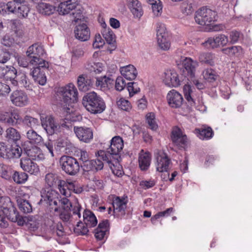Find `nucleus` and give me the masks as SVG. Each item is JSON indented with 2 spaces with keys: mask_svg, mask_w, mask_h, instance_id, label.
Segmentation results:
<instances>
[{
  "mask_svg": "<svg viewBox=\"0 0 252 252\" xmlns=\"http://www.w3.org/2000/svg\"><path fill=\"white\" fill-rule=\"evenodd\" d=\"M22 124L26 127L33 128L39 125V122L37 119L26 115L23 118Z\"/></svg>",
  "mask_w": 252,
  "mask_h": 252,
  "instance_id": "nucleus-40",
  "label": "nucleus"
},
{
  "mask_svg": "<svg viewBox=\"0 0 252 252\" xmlns=\"http://www.w3.org/2000/svg\"><path fill=\"white\" fill-rule=\"evenodd\" d=\"M45 182L49 187H53L57 184L58 186L59 182L61 180L58 179L57 175L50 173H48L45 176Z\"/></svg>",
  "mask_w": 252,
  "mask_h": 252,
  "instance_id": "nucleus-51",
  "label": "nucleus"
},
{
  "mask_svg": "<svg viewBox=\"0 0 252 252\" xmlns=\"http://www.w3.org/2000/svg\"><path fill=\"white\" fill-rule=\"evenodd\" d=\"M215 55L211 53H202L199 55V60L200 62L213 65L214 64Z\"/></svg>",
  "mask_w": 252,
  "mask_h": 252,
  "instance_id": "nucleus-41",
  "label": "nucleus"
},
{
  "mask_svg": "<svg viewBox=\"0 0 252 252\" xmlns=\"http://www.w3.org/2000/svg\"><path fill=\"white\" fill-rule=\"evenodd\" d=\"M17 78L18 80L19 85L21 87L28 88L29 87V81L28 79L24 73L19 72Z\"/></svg>",
  "mask_w": 252,
  "mask_h": 252,
  "instance_id": "nucleus-59",
  "label": "nucleus"
},
{
  "mask_svg": "<svg viewBox=\"0 0 252 252\" xmlns=\"http://www.w3.org/2000/svg\"><path fill=\"white\" fill-rule=\"evenodd\" d=\"M156 32L157 38L168 35L165 25L161 22L156 24Z\"/></svg>",
  "mask_w": 252,
  "mask_h": 252,
  "instance_id": "nucleus-55",
  "label": "nucleus"
},
{
  "mask_svg": "<svg viewBox=\"0 0 252 252\" xmlns=\"http://www.w3.org/2000/svg\"><path fill=\"white\" fill-rule=\"evenodd\" d=\"M120 71L122 75L128 80L134 79L137 75L135 67L131 64L121 67Z\"/></svg>",
  "mask_w": 252,
  "mask_h": 252,
  "instance_id": "nucleus-28",
  "label": "nucleus"
},
{
  "mask_svg": "<svg viewBox=\"0 0 252 252\" xmlns=\"http://www.w3.org/2000/svg\"><path fill=\"white\" fill-rule=\"evenodd\" d=\"M9 99L13 105L19 107L25 106L29 103L27 94L22 90L13 91L9 95Z\"/></svg>",
  "mask_w": 252,
  "mask_h": 252,
  "instance_id": "nucleus-12",
  "label": "nucleus"
},
{
  "mask_svg": "<svg viewBox=\"0 0 252 252\" xmlns=\"http://www.w3.org/2000/svg\"><path fill=\"white\" fill-rule=\"evenodd\" d=\"M95 82V87L101 90H105L108 87L107 81L109 79L105 75L100 78H97Z\"/></svg>",
  "mask_w": 252,
  "mask_h": 252,
  "instance_id": "nucleus-57",
  "label": "nucleus"
},
{
  "mask_svg": "<svg viewBox=\"0 0 252 252\" xmlns=\"http://www.w3.org/2000/svg\"><path fill=\"white\" fill-rule=\"evenodd\" d=\"M40 119L42 127L50 135L61 132L63 128L66 126L63 122L59 123L51 115L46 116L45 117L42 116Z\"/></svg>",
  "mask_w": 252,
  "mask_h": 252,
  "instance_id": "nucleus-6",
  "label": "nucleus"
},
{
  "mask_svg": "<svg viewBox=\"0 0 252 252\" xmlns=\"http://www.w3.org/2000/svg\"><path fill=\"white\" fill-rule=\"evenodd\" d=\"M167 100L170 106L173 108H179L183 103L182 95L175 90L169 91L167 94Z\"/></svg>",
  "mask_w": 252,
  "mask_h": 252,
  "instance_id": "nucleus-18",
  "label": "nucleus"
},
{
  "mask_svg": "<svg viewBox=\"0 0 252 252\" xmlns=\"http://www.w3.org/2000/svg\"><path fill=\"white\" fill-rule=\"evenodd\" d=\"M13 171L9 166L0 164V176L3 179L10 180L13 174Z\"/></svg>",
  "mask_w": 252,
  "mask_h": 252,
  "instance_id": "nucleus-38",
  "label": "nucleus"
},
{
  "mask_svg": "<svg viewBox=\"0 0 252 252\" xmlns=\"http://www.w3.org/2000/svg\"><path fill=\"white\" fill-rule=\"evenodd\" d=\"M228 42V37L224 34H220L207 39L202 45L208 49L217 48L226 46Z\"/></svg>",
  "mask_w": 252,
  "mask_h": 252,
  "instance_id": "nucleus-13",
  "label": "nucleus"
},
{
  "mask_svg": "<svg viewBox=\"0 0 252 252\" xmlns=\"http://www.w3.org/2000/svg\"><path fill=\"white\" fill-rule=\"evenodd\" d=\"M11 29L14 32L16 36L22 37L25 35L24 27L21 22L18 20H12L9 25Z\"/></svg>",
  "mask_w": 252,
  "mask_h": 252,
  "instance_id": "nucleus-33",
  "label": "nucleus"
},
{
  "mask_svg": "<svg viewBox=\"0 0 252 252\" xmlns=\"http://www.w3.org/2000/svg\"><path fill=\"white\" fill-rule=\"evenodd\" d=\"M89 228L93 227L86 225L85 223L79 222L74 228V231L79 235H86L89 232Z\"/></svg>",
  "mask_w": 252,
  "mask_h": 252,
  "instance_id": "nucleus-52",
  "label": "nucleus"
},
{
  "mask_svg": "<svg viewBox=\"0 0 252 252\" xmlns=\"http://www.w3.org/2000/svg\"><path fill=\"white\" fill-rule=\"evenodd\" d=\"M36 8L39 13L45 15H51L56 10V7L54 5L45 2L39 3Z\"/></svg>",
  "mask_w": 252,
  "mask_h": 252,
  "instance_id": "nucleus-32",
  "label": "nucleus"
},
{
  "mask_svg": "<svg viewBox=\"0 0 252 252\" xmlns=\"http://www.w3.org/2000/svg\"><path fill=\"white\" fill-rule=\"evenodd\" d=\"M126 86V83L122 76L118 77L115 82V89L118 91H123Z\"/></svg>",
  "mask_w": 252,
  "mask_h": 252,
  "instance_id": "nucleus-64",
  "label": "nucleus"
},
{
  "mask_svg": "<svg viewBox=\"0 0 252 252\" xmlns=\"http://www.w3.org/2000/svg\"><path fill=\"white\" fill-rule=\"evenodd\" d=\"M18 74V73L15 67L11 65L8 66L5 79L8 80L14 78H17Z\"/></svg>",
  "mask_w": 252,
  "mask_h": 252,
  "instance_id": "nucleus-62",
  "label": "nucleus"
},
{
  "mask_svg": "<svg viewBox=\"0 0 252 252\" xmlns=\"http://www.w3.org/2000/svg\"><path fill=\"white\" fill-rule=\"evenodd\" d=\"M194 19L199 25H208L217 20V14L211 9L203 7L196 11Z\"/></svg>",
  "mask_w": 252,
  "mask_h": 252,
  "instance_id": "nucleus-7",
  "label": "nucleus"
},
{
  "mask_svg": "<svg viewBox=\"0 0 252 252\" xmlns=\"http://www.w3.org/2000/svg\"><path fill=\"white\" fill-rule=\"evenodd\" d=\"M157 170L159 172H167L171 165V160L168 157L163 153L157 158Z\"/></svg>",
  "mask_w": 252,
  "mask_h": 252,
  "instance_id": "nucleus-22",
  "label": "nucleus"
},
{
  "mask_svg": "<svg viewBox=\"0 0 252 252\" xmlns=\"http://www.w3.org/2000/svg\"><path fill=\"white\" fill-rule=\"evenodd\" d=\"M156 182L154 179H151L149 180H142L140 183V186L144 189L152 188L155 186Z\"/></svg>",
  "mask_w": 252,
  "mask_h": 252,
  "instance_id": "nucleus-63",
  "label": "nucleus"
},
{
  "mask_svg": "<svg viewBox=\"0 0 252 252\" xmlns=\"http://www.w3.org/2000/svg\"><path fill=\"white\" fill-rule=\"evenodd\" d=\"M123 147L124 141L122 138L119 136H116L111 140L110 145L107 151H103L107 157L109 155L110 158H114V156L117 157L120 154Z\"/></svg>",
  "mask_w": 252,
  "mask_h": 252,
  "instance_id": "nucleus-10",
  "label": "nucleus"
},
{
  "mask_svg": "<svg viewBox=\"0 0 252 252\" xmlns=\"http://www.w3.org/2000/svg\"><path fill=\"white\" fill-rule=\"evenodd\" d=\"M106 109L104 100L95 93V114L101 113Z\"/></svg>",
  "mask_w": 252,
  "mask_h": 252,
  "instance_id": "nucleus-49",
  "label": "nucleus"
},
{
  "mask_svg": "<svg viewBox=\"0 0 252 252\" xmlns=\"http://www.w3.org/2000/svg\"><path fill=\"white\" fill-rule=\"evenodd\" d=\"M31 72L34 80L41 85H44L46 83V77L45 73L41 70V68H47L48 67H39V65H35Z\"/></svg>",
  "mask_w": 252,
  "mask_h": 252,
  "instance_id": "nucleus-24",
  "label": "nucleus"
},
{
  "mask_svg": "<svg viewBox=\"0 0 252 252\" xmlns=\"http://www.w3.org/2000/svg\"><path fill=\"white\" fill-rule=\"evenodd\" d=\"M11 58V55L5 49L0 48V63H5Z\"/></svg>",
  "mask_w": 252,
  "mask_h": 252,
  "instance_id": "nucleus-60",
  "label": "nucleus"
},
{
  "mask_svg": "<svg viewBox=\"0 0 252 252\" xmlns=\"http://www.w3.org/2000/svg\"><path fill=\"white\" fill-rule=\"evenodd\" d=\"M12 177L14 182L18 184H22L27 181L28 176L24 172L13 171Z\"/></svg>",
  "mask_w": 252,
  "mask_h": 252,
  "instance_id": "nucleus-43",
  "label": "nucleus"
},
{
  "mask_svg": "<svg viewBox=\"0 0 252 252\" xmlns=\"http://www.w3.org/2000/svg\"><path fill=\"white\" fill-rule=\"evenodd\" d=\"M58 189L60 193L64 196L63 198L60 197L58 207L61 206L65 211H72L73 215L76 216V219L80 218L81 216L80 211L82 207L78 203V199L73 198V200H70L68 197L71 196V191L76 194L81 193L83 191L81 186L75 181L61 180L59 182Z\"/></svg>",
  "mask_w": 252,
  "mask_h": 252,
  "instance_id": "nucleus-1",
  "label": "nucleus"
},
{
  "mask_svg": "<svg viewBox=\"0 0 252 252\" xmlns=\"http://www.w3.org/2000/svg\"><path fill=\"white\" fill-rule=\"evenodd\" d=\"M29 11L30 8L27 5L17 2L15 14L17 16L20 18H26L28 16Z\"/></svg>",
  "mask_w": 252,
  "mask_h": 252,
  "instance_id": "nucleus-39",
  "label": "nucleus"
},
{
  "mask_svg": "<svg viewBox=\"0 0 252 252\" xmlns=\"http://www.w3.org/2000/svg\"><path fill=\"white\" fill-rule=\"evenodd\" d=\"M148 2L152 5L153 12L155 16H159L161 15L162 6L159 0H148Z\"/></svg>",
  "mask_w": 252,
  "mask_h": 252,
  "instance_id": "nucleus-42",
  "label": "nucleus"
},
{
  "mask_svg": "<svg viewBox=\"0 0 252 252\" xmlns=\"http://www.w3.org/2000/svg\"><path fill=\"white\" fill-rule=\"evenodd\" d=\"M6 210H5V214L7 218L12 222H15L17 220V217L19 215V213L16 210V208L13 206H11L8 208L7 207H5Z\"/></svg>",
  "mask_w": 252,
  "mask_h": 252,
  "instance_id": "nucleus-46",
  "label": "nucleus"
},
{
  "mask_svg": "<svg viewBox=\"0 0 252 252\" xmlns=\"http://www.w3.org/2000/svg\"><path fill=\"white\" fill-rule=\"evenodd\" d=\"M127 88L130 96H132L133 94L140 91V88L136 82L128 83Z\"/></svg>",
  "mask_w": 252,
  "mask_h": 252,
  "instance_id": "nucleus-61",
  "label": "nucleus"
},
{
  "mask_svg": "<svg viewBox=\"0 0 252 252\" xmlns=\"http://www.w3.org/2000/svg\"><path fill=\"white\" fill-rule=\"evenodd\" d=\"M164 84L170 87H177L181 85V81L177 72L173 70L165 71L162 76Z\"/></svg>",
  "mask_w": 252,
  "mask_h": 252,
  "instance_id": "nucleus-16",
  "label": "nucleus"
},
{
  "mask_svg": "<svg viewBox=\"0 0 252 252\" xmlns=\"http://www.w3.org/2000/svg\"><path fill=\"white\" fill-rule=\"evenodd\" d=\"M221 51L229 56H239L243 52V49L240 46H233L223 48Z\"/></svg>",
  "mask_w": 252,
  "mask_h": 252,
  "instance_id": "nucleus-36",
  "label": "nucleus"
},
{
  "mask_svg": "<svg viewBox=\"0 0 252 252\" xmlns=\"http://www.w3.org/2000/svg\"><path fill=\"white\" fill-rule=\"evenodd\" d=\"M9 118L12 119V123H9V125L15 126L21 124L23 119L20 116L19 111L17 109H14L10 113Z\"/></svg>",
  "mask_w": 252,
  "mask_h": 252,
  "instance_id": "nucleus-45",
  "label": "nucleus"
},
{
  "mask_svg": "<svg viewBox=\"0 0 252 252\" xmlns=\"http://www.w3.org/2000/svg\"><path fill=\"white\" fill-rule=\"evenodd\" d=\"M146 121L149 127L153 130H156L158 126L156 121L155 115L154 113H149L146 115Z\"/></svg>",
  "mask_w": 252,
  "mask_h": 252,
  "instance_id": "nucleus-53",
  "label": "nucleus"
},
{
  "mask_svg": "<svg viewBox=\"0 0 252 252\" xmlns=\"http://www.w3.org/2000/svg\"><path fill=\"white\" fill-rule=\"evenodd\" d=\"M184 93L185 98L191 106L195 105V101L191 96L192 90L190 86L186 85L184 87Z\"/></svg>",
  "mask_w": 252,
  "mask_h": 252,
  "instance_id": "nucleus-50",
  "label": "nucleus"
},
{
  "mask_svg": "<svg viewBox=\"0 0 252 252\" xmlns=\"http://www.w3.org/2000/svg\"><path fill=\"white\" fill-rule=\"evenodd\" d=\"M74 131L78 138L84 142H89L93 138V130L90 128L74 127Z\"/></svg>",
  "mask_w": 252,
  "mask_h": 252,
  "instance_id": "nucleus-19",
  "label": "nucleus"
},
{
  "mask_svg": "<svg viewBox=\"0 0 252 252\" xmlns=\"http://www.w3.org/2000/svg\"><path fill=\"white\" fill-rule=\"evenodd\" d=\"M159 47L163 50H168L170 47V43L168 39V35L157 38Z\"/></svg>",
  "mask_w": 252,
  "mask_h": 252,
  "instance_id": "nucleus-56",
  "label": "nucleus"
},
{
  "mask_svg": "<svg viewBox=\"0 0 252 252\" xmlns=\"http://www.w3.org/2000/svg\"><path fill=\"white\" fill-rule=\"evenodd\" d=\"M17 203L19 209L24 213H29L32 212V207L29 202L26 200L19 199Z\"/></svg>",
  "mask_w": 252,
  "mask_h": 252,
  "instance_id": "nucleus-47",
  "label": "nucleus"
},
{
  "mask_svg": "<svg viewBox=\"0 0 252 252\" xmlns=\"http://www.w3.org/2000/svg\"><path fill=\"white\" fill-rule=\"evenodd\" d=\"M101 33L107 43L109 45V47H107L106 50L111 53L117 47L116 36L110 28L103 29Z\"/></svg>",
  "mask_w": 252,
  "mask_h": 252,
  "instance_id": "nucleus-21",
  "label": "nucleus"
},
{
  "mask_svg": "<svg viewBox=\"0 0 252 252\" xmlns=\"http://www.w3.org/2000/svg\"><path fill=\"white\" fill-rule=\"evenodd\" d=\"M60 164L62 170L70 175H75L80 169V166L77 159L72 157L62 156L60 159Z\"/></svg>",
  "mask_w": 252,
  "mask_h": 252,
  "instance_id": "nucleus-8",
  "label": "nucleus"
},
{
  "mask_svg": "<svg viewBox=\"0 0 252 252\" xmlns=\"http://www.w3.org/2000/svg\"><path fill=\"white\" fill-rule=\"evenodd\" d=\"M109 229V222L107 220L100 222L98 227L95 229V246L96 243L100 247L105 241V236Z\"/></svg>",
  "mask_w": 252,
  "mask_h": 252,
  "instance_id": "nucleus-15",
  "label": "nucleus"
},
{
  "mask_svg": "<svg viewBox=\"0 0 252 252\" xmlns=\"http://www.w3.org/2000/svg\"><path fill=\"white\" fill-rule=\"evenodd\" d=\"M111 199L113 207V213L114 215L118 217L124 216L128 203L127 197L126 196L120 197L113 195Z\"/></svg>",
  "mask_w": 252,
  "mask_h": 252,
  "instance_id": "nucleus-9",
  "label": "nucleus"
},
{
  "mask_svg": "<svg viewBox=\"0 0 252 252\" xmlns=\"http://www.w3.org/2000/svg\"><path fill=\"white\" fill-rule=\"evenodd\" d=\"M151 157L149 153H144L143 150L139 154V166L142 170H146L151 164Z\"/></svg>",
  "mask_w": 252,
  "mask_h": 252,
  "instance_id": "nucleus-30",
  "label": "nucleus"
},
{
  "mask_svg": "<svg viewBox=\"0 0 252 252\" xmlns=\"http://www.w3.org/2000/svg\"><path fill=\"white\" fill-rule=\"evenodd\" d=\"M97 159H95V170H99L103 169L104 164L101 159L106 162L111 169L112 172L114 175L118 177H122L124 174V171L122 165L118 162L117 157L112 158H110L109 155L107 157L103 150H99L97 152V155L95 154Z\"/></svg>",
  "mask_w": 252,
  "mask_h": 252,
  "instance_id": "nucleus-3",
  "label": "nucleus"
},
{
  "mask_svg": "<svg viewBox=\"0 0 252 252\" xmlns=\"http://www.w3.org/2000/svg\"><path fill=\"white\" fill-rule=\"evenodd\" d=\"M57 95L66 104L70 102H76L78 99V92L73 83L58 88Z\"/></svg>",
  "mask_w": 252,
  "mask_h": 252,
  "instance_id": "nucleus-5",
  "label": "nucleus"
},
{
  "mask_svg": "<svg viewBox=\"0 0 252 252\" xmlns=\"http://www.w3.org/2000/svg\"><path fill=\"white\" fill-rule=\"evenodd\" d=\"M77 86L80 91L86 92L93 87V81L84 75H80L77 78Z\"/></svg>",
  "mask_w": 252,
  "mask_h": 252,
  "instance_id": "nucleus-25",
  "label": "nucleus"
},
{
  "mask_svg": "<svg viewBox=\"0 0 252 252\" xmlns=\"http://www.w3.org/2000/svg\"><path fill=\"white\" fill-rule=\"evenodd\" d=\"M83 220L85 224L90 227H94V215L89 210H85L83 212Z\"/></svg>",
  "mask_w": 252,
  "mask_h": 252,
  "instance_id": "nucleus-37",
  "label": "nucleus"
},
{
  "mask_svg": "<svg viewBox=\"0 0 252 252\" xmlns=\"http://www.w3.org/2000/svg\"><path fill=\"white\" fill-rule=\"evenodd\" d=\"M82 103L89 112L94 114V92H92L85 95Z\"/></svg>",
  "mask_w": 252,
  "mask_h": 252,
  "instance_id": "nucleus-27",
  "label": "nucleus"
},
{
  "mask_svg": "<svg viewBox=\"0 0 252 252\" xmlns=\"http://www.w3.org/2000/svg\"><path fill=\"white\" fill-rule=\"evenodd\" d=\"M171 138L173 142L180 147L183 148L187 145L188 138L187 135L178 127L173 128Z\"/></svg>",
  "mask_w": 252,
  "mask_h": 252,
  "instance_id": "nucleus-17",
  "label": "nucleus"
},
{
  "mask_svg": "<svg viewBox=\"0 0 252 252\" xmlns=\"http://www.w3.org/2000/svg\"><path fill=\"white\" fill-rule=\"evenodd\" d=\"M26 153L29 157V158L32 159V160H40L44 158V155L41 151L36 146H33L31 148L27 150Z\"/></svg>",
  "mask_w": 252,
  "mask_h": 252,
  "instance_id": "nucleus-31",
  "label": "nucleus"
},
{
  "mask_svg": "<svg viewBox=\"0 0 252 252\" xmlns=\"http://www.w3.org/2000/svg\"><path fill=\"white\" fill-rule=\"evenodd\" d=\"M183 73L188 80H191L195 77V68L198 65L197 63L190 58H182Z\"/></svg>",
  "mask_w": 252,
  "mask_h": 252,
  "instance_id": "nucleus-14",
  "label": "nucleus"
},
{
  "mask_svg": "<svg viewBox=\"0 0 252 252\" xmlns=\"http://www.w3.org/2000/svg\"><path fill=\"white\" fill-rule=\"evenodd\" d=\"M117 104L119 109L124 111H128L131 109L130 102L124 98H120L117 100Z\"/></svg>",
  "mask_w": 252,
  "mask_h": 252,
  "instance_id": "nucleus-58",
  "label": "nucleus"
},
{
  "mask_svg": "<svg viewBox=\"0 0 252 252\" xmlns=\"http://www.w3.org/2000/svg\"><path fill=\"white\" fill-rule=\"evenodd\" d=\"M60 1L57 11L59 14L64 15L69 14L70 20L72 22L77 23L84 18L83 8L77 3V1L72 0H64Z\"/></svg>",
  "mask_w": 252,
  "mask_h": 252,
  "instance_id": "nucleus-2",
  "label": "nucleus"
},
{
  "mask_svg": "<svg viewBox=\"0 0 252 252\" xmlns=\"http://www.w3.org/2000/svg\"><path fill=\"white\" fill-rule=\"evenodd\" d=\"M22 154L21 148L17 145H13L8 148L5 158H19Z\"/></svg>",
  "mask_w": 252,
  "mask_h": 252,
  "instance_id": "nucleus-35",
  "label": "nucleus"
},
{
  "mask_svg": "<svg viewBox=\"0 0 252 252\" xmlns=\"http://www.w3.org/2000/svg\"><path fill=\"white\" fill-rule=\"evenodd\" d=\"M20 166L24 171L31 174L36 175L39 171L37 164L30 158H22L21 159Z\"/></svg>",
  "mask_w": 252,
  "mask_h": 252,
  "instance_id": "nucleus-20",
  "label": "nucleus"
},
{
  "mask_svg": "<svg viewBox=\"0 0 252 252\" xmlns=\"http://www.w3.org/2000/svg\"><path fill=\"white\" fill-rule=\"evenodd\" d=\"M75 37L78 40L85 41L90 37V32L87 25L85 23L77 25L74 30Z\"/></svg>",
  "mask_w": 252,
  "mask_h": 252,
  "instance_id": "nucleus-23",
  "label": "nucleus"
},
{
  "mask_svg": "<svg viewBox=\"0 0 252 252\" xmlns=\"http://www.w3.org/2000/svg\"><path fill=\"white\" fill-rule=\"evenodd\" d=\"M128 7L134 17L140 18L143 14L141 3L138 0H126Z\"/></svg>",
  "mask_w": 252,
  "mask_h": 252,
  "instance_id": "nucleus-26",
  "label": "nucleus"
},
{
  "mask_svg": "<svg viewBox=\"0 0 252 252\" xmlns=\"http://www.w3.org/2000/svg\"><path fill=\"white\" fill-rule=\"evenodd\" d=\"M17 2L10 1L7 3H0V14L4 16L10 14H15Z\"/></svg>",
  "mask_w": 252,
  "mask_h": 252,
  "instance_id": "nucleus-29",
  "label": "nucleus"
},
{
  "mask_svg": "<svg viewBox=\"0 0 252 252\" xmlns=\"http://www.w3.org/2000/svg\"><path fill=\"white\" fill-rule=\"evenodd\" d=\"M6 138L8 140L16 142L20 140L21 135L20 133L14 128L9 127L6 130Z\"/></svg>",
  "mask_w": 252,
  "mask_h": 252,
  "instance_id": "nucleus-44",
  "label": "nucleus"
},
{
  "mask_svg": "<svg viewBox=\"0 0 252 252\" xmlns=\"http://www.w3.org/2000/svg\"><path fill=\"white\" fill-rule=\"evenodd\" d=\"M44 54L43 47L37 44L30 46L27 51V56L31 58L30 60L31 64L39 65V67H48V63L41 58Z\"/></svg>",
  "mask_w": 252,
  "mask_h": 252,
  "instance_id": "nucleus-4",
  "label": "nucleus"
},
{
  "mask_svg": "<svg viewBox=\"0 0 252 252\" xmlns=\"http://www.w3.org/2000/svg\"><path fill=\"white\" fill-rule=\"evenodd\" d=\"M26 135L30 143H39L42 140L41 136L32 129L27 132Z\"/></svg>",
  "mask_w": 252,
  "mask_h": 252,
  "instance_id": "nucleus-48",
  "label": "nucleus"
},
{
  "mask_svg": "<svg viewBox=\"0 0 252 252\" xmlns=\"http://www.w3.org/2000/svg\"><path fill=\"white\" fill-rule=\"evenodd\" d=\"M204 78L209 82H213L217 78L216 72L211 68H207L203 72Z\"/></svg>",
  "mask_w": 252,
  "mask_h": 252,
  "instance_id": "nucleus-54",
  "label": "nucleus"
},
{
  "mask_svg": "<svg viewBox=\"0 0 252 252\" xmlns=\"http://www.w3.org/2000/svg\"><path fill=\"white\" fill-rule=\"evenodd\" d=\"M60 197V195L57 191L52 189H48L42 195V199L41 200L43 199L49 205L51 209L57 212L59 210L58 201Z\"/></svg>",
  "mask_w": 252,
  "mask_h": 252,
  "instance_id": "nucleus-11",
  "label": "nucleus"
},
{
  "mask_svg": "<svg viewBox=\"0 0 252 252\" xmlns=\"http://www.w3.org/2000/svg\"><path fill=\"white\" fill-rule=\"evenodd\" d=\"M195 131L197 137L203 140L211 139L213 137L214 135V132L212 129L210 127L195 129Z\"/></svg>",
  "mask_w": 252,
  "mask_h": 252,
  "instance_id": "nucleus-34",
  "label": "nucleus"
}]
</instances>
